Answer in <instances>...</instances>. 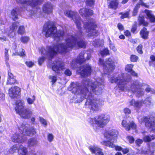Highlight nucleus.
I'll list each match as a JSON object with an SVG mask.
<instances>
[{
	"label": "nucleus",
	"instance_id": "61",
	"mask_svg": "<svg viewBox=\"0 0 155 155\" xmlns=\"http://www.w3.org/2000/svg\"><path fill=\"white\" fill-rule=\"evenodd\" d=\"M117 27L120 31H122L124 29L123 25L121 23H118L117 25Z\"/></svg>",
	"mask_w": 155,
	"mask_h": 155
},
{
	"label": "nucleus",
	"instance_id": "49",
	"mask_svg": "<svg viewBox=\"0 0 155 155\" xmlns=\"http://www.w3.org/2000/svg\"><path fill=\"white\" fill-rule=\"evenodd\" d=\"M138 57L134 55H132L130 57V60L131 61L133 62H136L138 60Z\"/></svg>",
	"mask_w": 155,
	"mask_h": 155
},
{
	"label": "nucleus",
	"instance_id": "47",
	"mask_svg": "<svg viewBox=\"0 0 155 155\" xmlns=\"http://www.w3.org/2000/svg\"><path fill=\"white\" fill-rule=\"evenodd\" d=\"M49 79L51 80L52 84L54 83L57 80V77L55 76H50Z\"/></svg>",
	"mask_w": 155,
	"mask_h": 155
},
{
	"label": "nucleus",
	"instance_id": "57",
	"mask_svg": "<svg viewBox=\"0 0 155 155\" xmlns=\"http://www.w3.org/2000/svg\"><path fill=\"white\" fill-rule=\"evenodd\" d=\"M124 112L126 115L129 114L131 113L130 110L128 108H125L124 110Z\"/></svg>",
	"mask_w": 155,
	"mask_h": 155
},
{
	"label": "nucleus",
	"instance_id": "11",
	"mask_svg": "<svg viewBox=\"0 0 155 155\" xmlns=\"http://www.w3.org/2000/svg\"><path fill=\"white\" fill-rule=\"evenodd\" d=\"M17 150H18V155H25L27 152V149L22 145L17 144L14 145L9 150L10 153H13Z\"/></svg>",
	"mask_w": 155,
	"mask_h": 155
},
{
	"label": "nucleus",
	"instance_id": "4",
	"mask_svg": "<svg viewBox=\"0 0 155 155\" xmlns=\"http://www.w3.org/2000/svg\"><path fill=\"white\" fill-rule=\"evenodd\" d=\"M29 125L22 124L21 126L18 127L20 134L16 133L14 134L12 137V140L14 142L22 143L25 141L26 137L24 135H27L29 136L33 135L36 134V130L33 127L28 128Z\"/></svg>",
	"mask_w": 155,
	"mask_h": 155
},
{
	"label": "nucleus",
	"instance_id": "48",
	"mask_svg": "<svg viewBox=\"0 0 155 155\" xmlns=\"http://www.w3.org/2000/svg\"><path fill=\"white\" fill-rule=\"evenodd\" d=\"M94 0H87L86 3L87 5L91 7L94 5Z\"/></svg>",
	"mask_w": 155,
	"mask_h": 155
},
{
	"label": "nucleus",
	"instance_id": "31",
	"mask_svg": "<svg viewBox=\"0 0 155 155\" xmlns=\"http://www.w3.org/2000/svg\"><path fill=\"white\" fill-rule=\"evenodd\" d=\"M155 137V136L153 135H146L143 138V140L145 142H150L153 140Z\"/></svg>",
	"mask_w": 155,
	"mask_h": 155
},
{
	"label": "nucleus",
	"instance_id": "52",
	"mask_svg": "<svg viewBox=\"0 0 155 155\" xmlns=\"http://www.w3.org/2000/svg\"><path fill=\"white\" fill-rule=\"evenodd\" d=\"M7 35L10 38H13L15 35V33L14 31H10L9 30Z\"/></svg>",
	"mask_w": 155,
	"mask_h": 155
},
{
	"label": "nucleus",
	"instance_id": "34",
	"mask_svg": "<svg viewBox=\"0 0 155 155\" xmlns=\"http://www.w3.org/2000/svg\"><path fill=\"white\" fill-rule=\"evenodd\" d=\"M19 25V23L17 22H14L10 26V31H14L16 30Z\"/></svg>",
	"mask_w": 155,
	"mask_h": 155
},
{
	"label": "nucleus",
	"instance_id": "26",
	"mask_svg": "<svg viewBox=\"0 0 155 155\" xmlns=\"http://www.w3.org/2000/svg\"><path fill=\"white\" fill-rule=\"evenodd\" d=\"M110 141H103L101 142V143L103 145L107 146L109 147L113 148L115 147V145L114 144L113 142L114 140L111 139H109Z\"/></svg>",
	"mask_w": 155,
	"mask_h": 155
},
{
	"label": "nucleus",
	"instance_id": "24",
	"mask_svg": "<svg viewBox=\"0 0 155 155\" xmlns=\"http://www.w3.org/2000/svg\"><path fill=\"white\" fill-rule=\"evenodd\" d=\"M107 3L108 4L109 8L115 9L118 7V0H107Z\"/></svg>",
	"mask_w": 155,
	"mask_h": 155
},
{
	"label": "nucleus",
	"instance_id": "56",
	"mask_svg": "<svg viewBox=\"0 0 155 155\" xmlns=\"http://www.w3.org/2000/svg\"><path fill=\"white\" fill-rule=\"evenodd\" d=\"M25 64L29 67H31L34 65V63L31 61H26Z\"/></svg>",
	"mask_w": 155,
	"mask_h": 155
},
{
	"label": "nucleus",
	"instance_id": "25",
	"mask_svg": "<svg viewBox=\"0 0 155 155\" xmlns=\"http://www.w3.org/2000/svg\"><path fill=\"white\" fill-rule=\"evenodd\" d=\"M130 105L138 109L140 108L142 105L143 101H135L134 100H132L130 102Z\"/></svg>",
	"mask_w": 155,
	"mask_h": 155
},
{
	"label": "nucleus",
	"instance_id": "42",
	"mask_svg": "<svg viewBox=\"0 0 155 155\" xmlns=\"http://www.w3.org/2000/svg\"><path fill=\"white\" fill-rule=\"evenodd\" d=\"M145 86L146 87L145 88V91L147 92H150L151 94H154L155 90L151 89L150 86L147 85H146Z\"/></svg>",
	"mask_w": 155,
	"mask_h": 155
},
{
	"label": "nucleus",
	"instance_id": "1",
	"mask_svg": "<svg viewBox=\"0 0 155 155\" xmlns=\"http://www.w3.org/2000/svg\"><path fill=\"white\" fill-rule=\"evenodd\" d=\"M64 13L66 16L71 18L76 24L78 29L77 35L75 36L68 35L65 40V45L58 43L56 45L47 46L46 49L41 48L40 51L42 56L38 60L40 65L44 62L45 58H48L49 59L51 58L57 52L65 53L74 47L85 48L86 43L82 39L83 37L84 36H88L89 37L96 36L98 34V31L96 29L97 25L94 19L90 18L86 21H84V29H83L81 27L82 21L77 12L68 10Z\"/></svg>",
	"mask_w": 155,
	"mask_h": 155
},
{
	"label": "nucleus",
	"instance_id": "23",
	"mask_svg": "<svg viewBox=\"0 0 155 155\" xmlns=\"http://www.w3.org/2000/svg\"><path fill=\"white\" fill-rule=\"evenodd\" d=\"M144 12L147 15L146 18L149 19L152 22H155V16L152 13V12L149 10L146 9Z\"/></svg>",
	"mask_w": 155,
	"mask_h": 155
},
{
	"label": "nucleus",
	"instance_id": "21",
	"mask_svg": "<svg viewBox=\"0 0 155 155\" xmlns=\"http://www.w3.org/2000/svg\"><path fill=\"white\" fill-rule=\"evenodd\" d=\"M140 0V2L139 3L137 4L136 5L133 10L132 12V16H136L137 15L138 12V10L140 8V5L144 6L146 8H149V5H147L146 3H144L143 2L141 1L142 0Z\"/></svg>",
	"mask_w": 155,
	"mask_h": 155
},
{
	"label": "nucleus",
	"instance_id": "62",
	"mask_svg": "<svg viewBox=\"0 0 155 155\" xmlns=\"http://www.w3.org/2000/svg\"><path fill=\"white\" fill-rule=\"evenodd\" d=\"M128 139L130 143H133L134 141V138L131 136H129L128 137Z\"/></svg>",
	"mask_w": 155,
	"mask_h": 155
},
{
	"label": "nucleus",
	"instance_id": "41",
	"mask_svg": "<svg viewBox=\"0 0 155 155\" xmlns=\"http://www.w3.org/2000/svg\"><path fill=\"white\" fill-rule=\"evenodd\" d=\"M25 29L24 26H20L18 30V34L20 35H23L25 33Z\"/></svg>",
	"mask_w": 155,
	"mask_h": 155
},
{
	"label": "nucleus",
	"instance_id": "53",
	"mask_svg": "<svg viewBox=\"0 0 155 155\" xmlns=\"http://www.w3.org/2000/svg\"><path fill=\"white\" fill-rule=\"evenodd\" d=\"M142 45H140L137 47V50L138 53L142 54L143 53V51L142 50Z\"/></svg>",
	"mask_w": 155,
	"mask_h": 155
},
{
	"label": "nucleus",
	"instance_id": "38",
	"mask_svg": "<svg viewBox=\"0 0 155 155\" xmlns=\"http://www.w3.org/2000/svg\"><path fill=\"white\" fill-rule=\"evenodd\" d=\"M130 10L125 12H121L120 14L121 15L120 17L121 19H124L125 18H128L129 17Z\"/></svg>",
	"mask_w": 155,
	"mask_h": 155
},
{
	"label": "nucleus",
	"instance_id": "33",
	"mask_svg": "<svg viewBox=\"0 0 155 155\" xmlns=\"http://www.w3.org/2000/svg\"><path fill=\"white\" fill-rule=\"evenodd\" d=\"M103 41L102 40L100 41L99 39H97L94 41L92 43V45L95 47H98L103 44Z\"/></svg>",
	"mask_w": 155,
	"mask_h": 155
},
{
	"label": "nucleus",
	"instance_id": "10",
	"mask_svg": "<svg viewBox=\"0 0 155 155\" xmlns=\"http://www.w3.org/2000/svg\"><path fill=\"white\" fill-rule=\"evenodd\" d=\"M87 55V59L89 60L91 57L90 54L87 53L85 54L84 51L81 52L79 55L76 59L73 60L71 64V65L73 68H75L77 66V64H81L85 61L84 58V55Z\"/></svg>",
	"mask_w": 155,
	"mask_h": 155
},
{
	"label": "nucleus",
	"instance_id": "29",
	"mask_svg": "<svg viewBox=\"0 0 155 155\" xmlns=\"http://www.w3.org/2000/svg\"><path fill=\"white\" fill-rule=\"evenodd\" d=\"M143 103L148 107H150L152 106V98L150 97L146 98L145 100L143 101Z\"/></svg>",
	"mask_w": 155,
	"mask_h": 155
},
{
	"label": "nucleus",
	"instance_id": "3",
	"mask_svg": "<svg viewBox=\"0 0 155 155\" xmlns=\"http://www.w3.org/2000/svg\"><path fill=\"white\" fill-rule=\"evenodd\" d=\"M127 74L122 73H115L108 77L109 81L112 83L117 84L119 89L121 91H128L134 93L143 86L138 81H133L131 82L130 88L126 86L130 79V76H127Z\"/></svg>",
	"mask_w": 155,
	"mask_h": 155
},
{
	"label": "nucleus",
	"instance_id": "32",
	"mask_svg": "<svg viewBox=\"0 0 155 155\" xmlns=\"http://www.w3.org/2000/svg\"><path fill=\"white\" fill-rule=\"evenodd\" d=\"M17 9H13L11 12V18L14 20L18 19V14L17 12Z\"/></svg>",
	"mask_w": 155,
	"mask_h": 155
},
{
	"label": "nucleus",
	"instance_id": "46",
	"mask_svg": "<svg viewBox=\"0 0 155 155\" xmlns=\"http://www.w3.org/2000/svg\"><path fill=\"white\" fill-rule=\"evenodd\" d=\"M54 138V136L52 134L48 133L47 134V140L49 142H52Z\"/></svg>",
	"mask_w": 155,
	"mask_h": 155
},
{
	"label": "nucleus",
	"instance_id": "51",
	"mask_svg": "<svg viewBox=\"0 0 155 155\" xmlns=\"http://www.w3.org/2000/svg\"><path fill=\"white\" fill-rule=\"evenodd\" d=\"M39 121L40 122L43 124L45 127L47 125V123L46 120L41 117H39Z\"/></svg>",
	"mask_w": 155,
	"mask_h": 155
},
{
	"label": "nucleus",
	"instance_id": "55",
	"mask_svg": "<svg viewBox=\"0 0 155 155\" xmlns=\"http://www.w3.org/2000/svg\"><path fill=\"white\" fill-rule=\"evenodd\" d=\"M137 24L136 22H134V24L133 25L131 29V31L134 33L137 29Z\"/></svg>",
	"mask_w": 155,
	"mask_h": 155
},
{
	"label": "nucleus",
	"instance_id": "9",
	"mask_svg": "<svg viewBox=\"0 0 155 155\" xmlns=\"http://www.w3.org/2000/svg\"><path fill=\"white\" fill-rule=\"evenodd\" d=\"M98 64L103 67L104 73L109 74L115 68V65L111 58H107L105 61L101 58H99Z\"/></svg>",
	"mask_w": 155,
	"mask_h": 155
},
{
	"label": "nucleus",
	"instance_id": "43",
	"mask_svg": "<svg viewBox=\"0 0 155 155\" xmlns=\"http://www.w3.org/2000/svg\"><path fill=\"white\" fill-rule=\"evenodd\" d=\"M134 65L132 64H127L126 66L125 70L128 72H130L132 70Z\"/></svg>",
	"mask_w": 155,
	"mask_h": 155
},
{
	"label": "nucleus",
	"instance_id": "40",
	"mask_svg": "<svg viewBox=\"0 0 155 155\" xmlns=\"http://www.w3.org/2000/svg\"><path fill=\"white\" fill-rule=\"evenodd\" d=\"M155 31V28L154 29ZM151 61L149 62V64L150 66H155V57L153 55H152L150 57Z\"/></svg>",
	"mask_w": 155,
	"mask_h": 155
},
{
	"label": "nucleus",
	"instance_id": "2",
	"mask_svg": "<svg viewBox=\"0 0 155 155\" xmlns=\"http://www.w3.org/2000/svg\"><path fill=\"white\" fill-rule=\"evenodd\" d=\"M104 83V78H98L96 80L85 79L82 82V85L80 86L77 83H72L71 84L72 93L80 96L82 101L84 98L87 99L85 104L86 107L93 111L97 110L100 105L99 100L94 98L91 93V91L97 95L101 94Z\"/></svg>",
	"mask_w": 155,
	"mask_h": 155
},
{
	"label": "nucleus",
	"instance_id": "63",
	"mask_svg": "<svg viewBox=\"0 0 155 155\" xmlns=\"http://www.w3.org/2000/svg\"><path fill=\"white\" fill-rule=\"evenodd\" d=\"M115 147V150H116L120 151L122 150V148L120 146H115L114 147Z\"/></svg>",
	"mask_w": 155,
	"mask_h": 155
},
{
	"label": "nucleus",
	"instance_id": "5",
	"mask_svg": "<svg viewBox=\"0 0 155 155\" xmlns=\"http://www.w3.org/2000/svg\"><path fill=\"white\" fill-rule=\"evenodd\" d=\"M43 31L45 33L46 37H52L56 41H60L63 39L64 29H63V30L60 29L57 31L56 28L51 22H48L45 24L44 27Z\"/></svg>",
	"mask_w": 155,
	"mask_h": 155
},
{
	"label": "nucleus",
	"instance_id": "37",
	"mask_svg": "<svg viewBox=\"0 0 155 155\" xmlns=\"http://www.w3.org/2000/svg\"><path fill=\"white\" fill-rule=\"evenodd\" d=\"M136 96L138 97H140L143 96L144 94V91L143 88L140 87V88L138 89V90L135 92Z\"/></svg>",
	"mask_w": 155,
	"mask_h": 155
},
{
	"label": "nucleus",
	"instance_id": "22",
	"mask_svg": "<svg viewBox=\"0 0 155 155\" xmlns=\"http://www.w3.org/2000/svg\"><path fill=\"white\" fill-rule=\"evenodd\" d=\"M53 6L49 2L45 4L43 6V11L48 14H50L52 12Z\"/></svg>",
	"mask_w": 155,
	"mask_h": 155
},
{
	"label": "nucleus",
	"instance_id": "30",
	"mask_svg": "<svg viewBox=\"0 0 155 155\" xmlns=\"http://www.w3.org/2000/svg\"><path fill=\"white\" fill-rule=\"evenodd\" d=\"M138 20L140 25L142 24L144 26H147L148 24L147 22L145 21L144 18L142 15H140L139 16Z\"/></svg>",
	"mask_w": 155,
	"mask_h": 155
},
{
	"label": "nucleus",
	"instance_id": "6",
	"mask_svg": "<svg viewBox=\"0 0 155 155\" xmlns=\"http://www.w3.org/2000/svg\"><path fill=\"white\" fill-rule=\"evenodd\" d=\"M17 2L20 3L25 9L26 8L28 10V8H31V9L29 11V15L32 17L33 16L37 17V10H38V5H40L42 2L43 0H16Z\"/></svg>",
	"mask_w": 155,
	"mask_h": 155
},
{
	"label": "nucleus",
	"instance_id": "28",
	"mask_svg": "<svg viewBox=\"0 0 155 155\" xmlns=\"http://www.w3.org/2000/svg\"><path fill=\"white\" fill-rule=\"evenodd\" d=\"M38 143L37 140L35 138H31L28 141V146L29 147L36 145Z\"/></svg>",
	"mask_w": 155,
	"mask_h": 155
},
{
	"label": "nucleus",
	"instance_id": "8",
	"mask_svg": "<svg viewBox=\"0 0 155 155\" xmlns=\"http://www.w3.org/2000/svg\"><path fill=\"white\" fill-rule=\"evenodd\" d=\"M24 104L23 101L18 100L16 103L15 111L22 117L26 119L29 118L32 114L33 110L28 108L24 109Z\"/></svg>",
	"mask_w": 155,
	"mask_h": 155
},
{
	"label": "nucleus",
	"instance_id": "14",
	"mask_svg": "<svg viewBox=\"0 0 155 155\" xmlns=\"http://www.w3.org/2000/svg\"><path fill=\"white\" fill-rule=\"evenodd\" d=\"M77 73L80 74L83 77H85L90 74L91 72V68L88 64H86L84 67H81L77 69Z\"/></svg>",
	"mask_w": 155,
	"mask_h": 155
},
{
	"label": "nucleus",
	"instance_id": "16",
	"mask_svg": "<svg viewBox=\"0 0 155 155\" xmlns=\"http://www.w3.org/2000/svg\"><path fill=\"white\" fill-rule=\"evenodd\" d=\"M118 134V131L115 129H112L109 131H106L104 134L105 137L107 139H111L114 141L116 140Z\"/></svg>",
	"mask_w": 155,
	"mask_h": 155
},
{
	"label": "nucleus",
	"instance_id": "17",
	"mask_svg": "<svg viewBox=\"0 0 155 155\" xmlns=\"http://www.w3.org/2000/svg\"><path fill=\"white\" fill-rule=\"evenodd\" d=\"M20 91L21 89L18 87H12L9 90V95L11 98L16 97L20 94Z\"/></svg>",
	"mask_w": 155,
	"mask_h": 155
},
{
	"label": "nucleus",
	"instance_id": "59",
	"mask_svg": "<svg viewBox=\"0 0 155 155\" xmlns=\"http://www.w3.org/2000/svg\"><path fill=\"white\" fill-rule=\"evenodd\" d=\"M143 142V140L142 139H137L136 141V144L139 146L140 144H141Z\"/></svg>",
	"mask_w": 155,
	"mask_h": 155
},
{
	"label": "nucleus",
	"instance_id": "13",
	"mask_svg": "<svg viewBox=\"0 0 155 155\" xmlns=\"http://www.w3.org/2000/svg\"><path fill=\"white\" fill-rule=\"evenodd\" d=\"M64 63L60 59H58L52 64V68L53 71L58 74L61 71L64 69Z\"/></svg>",
	"mask_w": 155,
	"mask_h": 155
},
{
	"label": "nucleus",
	"instance_id": "64",
	"mask_svg": "<svg viewBox=\"0 0 155 155\" xmlns=\"http://www.w3.org/2000/svg\"><path fill=\"white\" fill-rule=\"evenodd\" d=\"M19 55L21 56H23L25 55V51L24 50L22 49L21 52H20Z\"/></svg>",
	"mask_w": 155,
	"mask_h": 155
},
{
	"label": "nucleus",
	"instance_id": "45",
	"mask_svg": "<svg viewBox=\"0 0 155 155\" xmlns=\"http://www.w3.org/2000/svg\"><path fill=\"white\" fill-rule=\"evenodd\" d=\"M100 53L102 56H104L109 54V50L107 48H106L103 50V51H101Z\"/></svg>",
	"mask_w": 155,
	"mask_h": 155
},
{
	"label": "nucleus",
	"instance_id": "60",
	"mask_svg": "<svg viewBox=\"0 0 155 155\" xmlns=\"http://www.w3.org/2000/svg\"><path fill=\"white\" fill-rule=\"evenodd\" d=\"M64 73L65 74L68 76H70L71 74V72L69 69H67L65 71Z\"/></svg>",
	"mask_w": 155,
	"mask_h": 155
},
{
	"label": "nucleus",
	"instance_id": "50",
	"mask_svg": "<svg viewBox=\"0 0 155 155\" xmlns=\"http://www.w3.org/2000/svg\"><path fill=\"white\" fill-rule=\"evenodd\" d=\"M8 152L5 149H2L0 151V155H7Z\"/></svg>",
	"mask_w": 155,
	"mask_h": 155
},
{
	"label": "nucleus",
	"instance_id": "54",
	"mask_svg": "<svg viewBox=\"0 0 155 155\" xmlns=\"http://www.w3.org/2000/svg\"><path fill=\"white\" fill-rule=\"evenodd\" d=\"M5 54L6 61H8L9 59L8 50L7 48H5Z\"/></svg>",
	"mask_w": 155,
	"mask_h": 155
},
{
	"label": "nucleus",
	"instance_id": "39",
	"mask_svg": "<svg viewBox=\"0 0 155 155\" xmlns=\"http://www.w3.org/2000/svg\"><path fill=\"white\" fill-rule=\"evenodd\" d=\"M108 40L109 42V45L110 48L113 50L115 52L117 51V49L114 46V45L112 43L111 41L110 40V38H108Z\"/></svg>",
	"mask_w": 155,
	"mask_h": 155
},
{
	"label": "nucleus",
	"instance_id": "15",
	"mask_svg": "<svg viewBox=\"0 0 155 155\" xmlns=\"http://www.w3.org/2000/svg\"><path fill=\"white\" fill-rule=\"evenodd\" d=\"M121 124L127 131H129L131 128L135 129L136 128V125L133 121H129L128 120H122Z\"/></svg>",
	"mask_w": 155,
	"mask_h": 155
},
{
	"label": "nucleus",
	"instance_id": "18",
	"mask_svg": "<svg viewBox=\"0 0 155 155\" xmlns=\"http://www.w3.org/2000/svg\"><path fill=\"white\" fill-rule=\"evenodd\" d=\"M88 148L92 153H95V155H104L103 150L97 146H91Z\"/></svg>",
	"mask_w": 155,
	"mask_h": 155
},
{
	"label": "nucleus",
	"instance_id": "12",
	"mask_svg": "<svg viewBox=\"0 0 155 155\" xmlns=\"http://www.w3.org/2000/svg\"><path fill=\"white\" fill-rule=\"evenodd\" d=\"M143 120L145 123V125L147 127L152 129L151 131L155 133V117H143Z\"/></svg>",
	"mask_w": 155,
	"mask_h": 155
},
{
	"label": "nucleus",
	"instance_id": "36",
	"mask_svg": "<svg viewBox=\"0 0 155 155\" xmlns=\"http://www.w3.org/2000/svg\"><path fill=\"white\" fill-rule=\"evenodd\" d=\"M26 100L27 103L29 105H31L33 104L35 100V96L33 95L32 98L29 97H26Z\"/></svg>",
	"mask_w": 155,
	"mask_h": 155
},
{
	"label": "nucleus",
	"instance_id": "58",
	"mask_svg": "<svg viewBox=\"0 0 155 155\" xmlns=\"http://www.w3.org/2000/svg\"><path fill=\"white\" fill-rule=\"evenodd\" d=\"M5 99V94L2 93L0 92V101H3Z\"/></svg>",
	"mask_w": 155,
	"mask_h": 155
},
{
	"label": "nucleus",
	"instance_id": "27",
	"mask_svg": "<svg viewBox=\"0 0 155 155\" xmlns=\"http://www.w3.org/2000/svg\"><path fill=\"white\" fill-rule=\"evenodd\" d=\"M140 35L143 39H146L147 38L149 32L147 31V29L143 28L140 32Z\"/></svg>",
	"mask_w": 155,
	"mask_h": 155
},
{
	"label": "nucleus",
	"instance_id": "19",
	"mask_svg": "<svg viewBox=\"0 0 155 155\" xmlns=\"http://www.w3.org/2000/svg\"><path fill=\"white\" fill-rule=\"evenodd\" d=\"M80 14L83 17L91 16L93 15V11L90 9L82 8L79 11Z\"/></svg>",
	"mask_w": 155,
	"mask_h": 155
},
{
	"label": "nucleus",
	"instance_id": "7",
	"mask_svg": "<svg viewBox=\"0 0 155 155\" xmlns=\"http://www.w3.org/2000/svg\"><path fill=\"white\" fill-rule=\"evenodd\" d=\"M110 118L109 116L101 114L94 118H89L88 121L94 129H98L104 127L110 121Z\"/></svg>",
	"mask_w": 155,
	"mask_h": 155
},
{
	"label": "nucleus",
	"instance_id": "20",
	"mask_svg": "<svg viewBox=\"0 0 155 155\" xmlns=\"http://www.w3.org/2000/svg\"><path fill=\"white\" fill-rule=\"evenodd\" d=\"M8 77L6 82L7 84L12 85L16 83V81L15 77L12 73L9 70L8 72Z\"/></svg>",
	"mask_w": 155,
	"mask_h": 155
},
{
	"label": "nucleus",
	"instance_id": "44",
	"mask_svg": "<svg viewBox=\"0 0 155 155\" xmlns=\"http://www.w3.org/2000/svg\"><path fill=\"white\" fill-rule=\"evenodd\" d=\"M29 39V37L26 36H22L20 38L21 41L23 43L27 42Z\"/></svg>",
	"mask_w": 155,
	"mask_h": 155
},
{
	"label": "nucleus",
	"instance_id": "35",
	"mask_svg": "<svg viewBox=\"0 0 155 155\" xmlns=\"http://www.w3.org/2000/svg\"><path fill=\"white\" fill-rule=\"evenodd\" d=\"M19 25V23L17 22H14L10 26V31H14L16 30Z\"/></svg>",
	"mask_w": 155,
	"mask_h": 155
}]
</instances>
